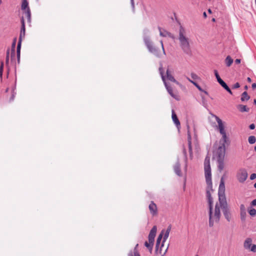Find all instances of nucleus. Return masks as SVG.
Segmentation results:
<instances>
[{
	"instance_id": "nucleus-31",
	"label": "nucleus",
	"mask_w": 256,
	"mask_h": 256,
	"mask_svg": "<svg viewBox=\"0 0 256 256\" xmlns=\"http://www.w3.org/2000/svg\"><path fill=\"white\" fill-rule=\"evenodd\" d=\"M246 212H240V219L242 222H244L246 218Z\"/></svg>"
},
{
	"instance_id": "nucleus-46",
	"label": "nucleus",
	"mask_w": 256,
	"mask_h": 256,
	"mask_svg": "<svg viewBox=\"0 0 256 256\" xmlns=\"http://www.w3.org/2000/svg\"><path fill=\"white\" fill-rule=\"evenodd\" d=\"M131 5L133 9L134 8V0H130Z\"/></svg>"
},
{
	"instance_id": "nucleus-24",
	"label": "nucleus",
	"mask_w": 256,
	"mask_h": 256,
	"mask_svg": "<svg viewBox=\"0 0 256 256\" xmlns=\"http://www.w3.org/2000/svg\"><path fill=\"white\" fill-rule=\"evenodd\" d=\"M21 8L23 10H26L28 8H30L27 0H22Z\"/></svg>"
},
{
	"instance_id": "nucleus-34",
	"label": "nucleus",
	"mask_w": 256,
	"mask_h": 256,
	"mask_svg": "<svg viewBox=\"0 0 256 256\" xmlns=\"http://www.w3.org/2000/svg\"><path fill=\"white\" fill-rule=\"evenodd\" d=\"M248 213L251 216H254L256 215V210L252 208L248 211Z\"/></svg>"
},
{
	"instance_id": "nucleus-33",
	"label": "nucleus",
	"mask_w": 256,
	"mask_h": 256,
	"mask_svg": "<svg viewBox=\"0 0 256 256\" xmlns=\"http://www.w3.org/2000/svg\"><path fill=\"white\" fill-rule=\"evenodd\" d=\"M218 82L220 84V85L224 88H225L228 86L226 84L222 79Z\"/></svg>"
},
{
	"instance_id": "nucleus-16",
	"label": "nucleus",
	"mask_w": 256,
	"mask_h": 256,
	"mask_svg": "<svg viewBox=\"0 0 256 256\" xmlns=\"http://www.w3.org/2000/svg\"><path fill=\"white\" fill-rule=\"evenodd\" d=\"M172 119L174 122L177 128L178 129H179L180 128V122L179 121V120L177 117V116H176V114L175 113L174 110H172Z\"/></svg>"
},
{
	"instance_id": "nucleus-10",
	"label": "nucleus",
	"mask_w": 256,
	"mask_h": 256,
	"mask_svg": "<svg viewBox=\"0 0 256 256\" xmlns=\"http://www.w3.org/2000/svg\"><path fill=\"white\" fill-rule=\"evenodd\" d=\"M225 186L224 180V178L222 177L220 179V184L218 188V200L219 202L226 201V198L224 196Z\"/></svg>"
},
{
	"instance_id": "nucleus-17",
	"label": "nucleus",
	"mask_w": 256,
	"mask_h": 256,
	"mask_svg": "<svg viewBox=\"0 0 256 256\" xmlns=\"http://www.w3.org/2000/svg\"><path fill=\"white\" fill-rule=\"evenodd\" d=\"M174 170L176 174L178 176H182V172L180 170V162L178 160L174 166Z\"/></svg>"
},
{
	"instance_id": "nucleus-48",
	"label": "nucleus",
	"mask_w": 256,
	"mask_h": 256,
	"mask_svg": "<svg viewBox=\"0 0 256 256\" xmlns=\"http://www.w3.org/2000/svg\"><path fill=\"white\" fill-rule=\"evenodd\" d=\"M252 89L256 88V83L252 84Z\"/></svg>"
},
{
	"instance_id": "nucleus-43",
	"label": "nucleus",
	"mask_w": 256,
	"mask_h": 256,
	"mask_svg": "<svg viewBox=\"0 0 256 256\" xmlns=\"http://www.w3.org/2000/svg\"><path fill=\"white\" fill-rule=\"evenodd\" d=\"M4 66V62H1L0 66V72H3Z\"/></svg>"
},
{
	"instance_id": "nucleus-13",
	"label": "nucleus",
	"mask_w": 256,
	"mask_h": 256,
	"mask_svg": "<svg viewBox=\"0 0 256 256\" xmlns=\"http://www.w3.org/2000/svg\"><path fill=\"white\" fill-rule=\"evenodd\" d=\"M172 71L170 70L169 66H168L166 71V78L168 80L174 82L176 84L179 86H182V84L177 81L172 75Z\"/></svg>"
},
{
	"instance_id": "nucleus-38",
	"label": "nucleus",
	"mask_w": 256,
	"mask_h": 256,
	"mask_svg": "<svg viewBox=\"0 0 256 256\" xmlns=\"http://www.w3.org/2000/svg\"><path fill=\"white\" fill-rule=\"evenodd\" d=\"M240 212H246V208L244 204H242L240 206Z\"/></svg>"
},
{
	"instance_id": "nucleus-53",
	"label": "nucleus",
	"mask_w": 256,
	"mask_h": 256,
	"mask_svg": "<svg viewBox=\"0 0 256 256\" xmlns=\"http://www.w3.org/2000/svg\"><path fill=\"white\" fill-rule=\"evenodd\" d=\"M248 86H245L244 89L246 90H248Z\"/></svg>"
},
{
	"instance_id": "nucleus-37",
	"label": "nucleus",
	"mask_w": 256,
	"mask_h": 256,
	"mask_svg": "<svg viewBox=\"0 0 256 256\" xmlns=\"http://www.w3.org/2000/svg\"><path fill=\"white\" fill-rule=\"evenodd\" d=\"M190 75H191L192 78L194 80H196V79L199 78L198 75L194 72L191 73Z\"/></svg>"
},
{
	"instance_id": "nucleus-7",
	"label": "nucleus",
	"mask_w": 256,
	"mask_h": 256,
	"mask_svg": "<svg viewBox=\"0 0 256 256\" xmlns=\"http://www.w3.org/2000/svg\"><path fill=\"white\" fill-rule=\"evenodd\" d=\"M20 22L22 26L16 48V54L18 63H20V48L22 39V38H24L26 34L24 20L23 17L20 20Z\"/></svg>"
},
{
	"instance_id": "nucleus-36",
	"label": "nucleus",
	"mask_w": 256,
	"mask_h": 256,
	"mask_svg": "<svg viewBox=\"0 0 256 256\" xmlns=\"http://www.w3.org/2000/svg\"><path fill=\"white\" fill-rule=\"evenodd\" d=\"M183 154H184V156L185 162L186 164L187 163V161H188V156H187V154H186V148H183Z\"/></svg>"
},
{
	"instance_id": "nucleus-6",
	"label": "nucleus",
	"mask_w": 256,
	"mask_h": 256,
	"mask_svg": "<svg viewBox=\"0 0 256 256\" xmlns=\"http://www.w3.org/2000/svg\"><path fill=\"white\" fill-rule=\"evenodd\" d=\"M171 225H170L167 228L166 230L165 231L164 230H163L160 234L158 235V238H157L156 242V251L158 252V250L159 248L160 244L161 243V240L162 238V236H164L163 238V241L160 245V252H161L162 250V248L164 246V243L166 240L168 238L170 232L171 230Z\"/></svg>"
},
{
	"instance_id": "nucleus-57",
	"label": "nucleus",
	"mask_w": 256,
	"mask_h": 256,
	"mask_svg": "<svg viewBox=\"0 0 256 256\" xmlns=\"http://www.w3.org/2000/svg\"><path fill=\"white\" fill-rule=\"evenodd\" d=\"M212 21H215V19H214V18H213V19H212Z\"/></svg>"
},
{
	"instance_id": "nucleus-25",
	"label": "nucleus",
	"mask_w": 256,
	"mask_h": 256,
	"mask_svg": "<svg viewBox=\"0 0 256 256\" xmlns=\"http://www.w3.org/2000/svg\"><path fill=\"white\" fill-rule=\"evenodd\" d=\"M225 62H226V66L229 67L232 64L233 60L232 58L230 56H226V58L225 60Z\"/></svg>"
},
{
	"instance_id": "nucleus-28",
	"label": "nucleus",
	"mask_w": 256,
	"mask_h": 256,
	"mask_svg": "<svg viewBox=\"0 0 256 256\" xmlns=\"http://www.w3.org/2000/svg\"><path fill=\"white\" fill-rule=\"evenodd\" d=\"M248 141L250 144H254L256 142V138L254 136H250L248 138Z\"/></svg>"
},
{
	"instance_id": "nucleus-50",
	"label": "nucleus",
	"mask_w": 256,
	"mask_h": 256,
	"mask_svg": "<svg viewBox=\"0 0 256 256\" xmlns=\"http://www.w3.org/2000/svg\"><path fill=\"white\" fill-rule=\"evenodd\" d=\"M203 16H204V17L205 18H206L207 17V15H206V12H204L203 13Z\"/></svg>"
},
{
	"instance_id": "nucleus-14",
	"label": "nucleus",
	"mask_w": 256,
	"mask_h": 256,
	"mask_svg": "<svg viewBox=\"0 0 256 256\" xmlns=\"http://www.w3.org/2000/svg\"><path fill=\"white\" fill-rule=\"evenodd\" d=\"M156 226H154L152 230H150V234H148V242L154 245V238L156 233Z\"/></svg>"
},
{
	"instance_id": "nucleus-26",
	"label": "nucleus",
	"mask_w": 256,
	"mask_h": 256,
	"mask_svg": "<svg viewBox=\"0 0 256 256\" xmlns=\"http://www.w3.org/2000/svg\"><path fill=\"white\" fill-rule=\"evenodd\" d=\"M224 160H217L218 162V169L220 172H222L224 168Z\"/></svg>"
},
{
	"instance_id": "nucleus-2",
	"label": "nucleus",
	"mask_w": 256,
	"mask_h": 256,
	"mask_svg": "<svg viewBox=\"0 0 256 256\" xmlns=\"http://www.w3.org/2000/svg\"><path fill=\"white\" fill-rule=\"evenodd\" d=\"M149 30L145 29L144 30L143 40L145 46H146L148 52L158 58H162V56H166V52L164 48L162 40H160V46L161 48H160L158 47L151 40L150 36L148 35Z\"/></svg>"
},
{
	"instance_id": "nucleus-54",
	"label": "nucleus",
	"mask_w": 256,
	"mask_h": 256,
	"mask_svg": "<svg viewBox=\"0 0 256 256\" xmlns=\"http://www.w3.org/2000/svg\"><path fill=\"white\" fill-rule=\"evenodd\" d=\"M254 103L256 105V99L254 100Z\"/></svg>"
},
{
	"instance_id": "nucleus-41",
	"label": "nucleus",
	"mask_w": 256,
	"mask_h": 256,
	"mask_svg": "<svg viewBox=\"0 0 256 256\" xmlns=\"http://www.w3.org/2000/svg\"><path fill=\"white\" fill-rule=\"evenodd\" d=\"M256 178V174L253 173L250 176V179L251 180H254Z\"/></svg>"
},
{
	"instance_id": "nucleus-47",
	"label": "nucleus",
	"mask_w": 256,
	"mask_h": 256,
	"mask_svg": "<svg viewBox=\"0 0 256 256\" xmlns=\"http://www.w3.org/2000/svg\"><path fill=\"white\" fill-rule=\"evenodd\" d=\"M240 62V59H236L235 60V63L236 64H239Z\"/></svg>"
},
{
	"instance_id": "nucleus-44",
	"label": "nucleus",
	"mask_w": 256,
	"mask_h": 256,
	"mask_svg": "<svg viewBox=\"0 0 256 256\" xmlns=\"http://www.w3.org/2000/svg\"><path fill=\"white\" fill-rule=\"evenodd\" d=\"M249 128L250 130H254L255 128V124H252L250 125Z\"/></svg>"
},
{
	"instance_id": "nucleus-39",
	"label": "nucleus",
	"mask_w": 256,
	"mask_h": 256,
	"mask_svg": "<svg viewBox=\"0 0 256 256\" xmlns=\"http://www.w3.org/2000/svg\"><path fill=\"white\" fill-rule=\"evenodd\" d=\"M9 50H8L6 52V64H8V62L9 60Z\"/></svg>"
},
{
	"instance_id": "nucleus-52",
	"label": "nucleus",
	"mask_w": 256,
	"mask_h": 256,
	"mask_svg": "<svg viewBox=\"0 0 256 256\" xmlns=\"http://www.w3.org/2000/svg\"><path fill=\"white\" fill-rule=\"evenodd\" d=\"M208 12L209 13H210V14H211V13L212 12V10H211L210 8H209V9L208 10Z\"/></svg>"
},
{
	"instance_id": "nucleus-4",
	"label": "nucleus",
	"mask_w": 256,
	"mask_h": 256,
	"mask_svg": "<svg viewBox=\"0 0 256 256\" xmlns=\"http://www.w3.org/2000/svg\"><path fill=\"white\" fill-rule=\"evenodd\" d=\"M208 203V216H209V222L208 224L210 227H213L214 223L218 224L219 222L221 213H220V202L218 204V202L214 206V209L213 210L212 205L213 202H211L210 200V202Z\"/></svg>"
},
{
	"instance_id": "nucleus-18",
	"label": "nucleus",
	"mask_w": 256,
	"mask_h": 256,
	"mask_svg": "<svg viewBox=\"0 0 256 256\" xmlns=\"http://www.w3.org/2000/svg\"><path fill=\"white\" fill-rule=\"evenodd\" d=\"M186 78H187V80H188L190 82H191V83H192V84L194 86H196V88H198L200 91L204 92L205 94H207V95L208 94V92L206 91V90H202V88H201V87H200V86H199V85H198L196 82H194V81H193V80H190L189 78H188V77H186Z\"/></svg>"
},
{
	"instance_id": "nucleus-11",
	"label": "nucleus",
	"mask_w": 256,
	"mask_h": 256,
	"mask_svg": "<svg viewBox=\"0 0 256 256\" xmlns=\"http://www.w3.org/2000/svg\"><path fill=\"white\" fill-rule=\"evenodd\" d=\"M236 178L240 183H244L248 178V174L245 168L240 169L236 173Z\"/></svg>"
},
{
	"instance_id": "nucleus-45",
	"label": "nucleus",
	"mask_w": 256,
	"mask_h": 256,
	"mask_svg": "<svg viewBox=\"0 0 256 256\" xmlns=\"http://www.w3.org/2000/svg\"><path fill=\"white\" fill-rule=\"evenodd\" d=\"M251 205H252V206H256V199L254 200L251 202Z\"/></svg>"
},
{
	"instance_id": "nucleus-56",
	"label": "nucleus",
	"mask_w": 256,
	"mask_h": 256,
	"mask_svg": "<svg viewBox=\"0 0 256 256\" xmlns=\"http://www.w3.org/2000/svg\"><path fill=\"white\" fill-rule=\"evenodd\" d=\"M254 150L256 152V146H254Z\"/></svg>"
},
{
	"instance_id": "nucleus-32",
	"label": "nucleus",
	"mask_w": 256,
	"mask_h": 256,
	"mask_svg": "<svg viewBox=\"0 0 256 256\" xmlns=\"http://www.w3.org/2000/svg\"><path fill=\"white\" fill-rule=\"evenodd\" d=\"M188 150L190 152V156L191 159L192 158V144H188Z\"/></svg>"
},
{
	"instance_id": "nucleus-58",
	"label": "nucleus",
	"mask_w": 256,
	"mask_h": 256,
	"mask_svg": "<svg viewBox=\"0 0 256 256\" xmlns=\"http://www.w3.org/2000/svg\"><path fill=\"white\" fill-rule=\"evenodd\" d=\"M1 3H2V0H0V4H1Z\"/></svg>"
},
{
	"instance_id": "nucleus-35",
	"label": "nucleus",
	"mask_w": 256,
	"mask_h": 256,
	"mask_svg": "<svg viewBox=\"0 0 256 256\" xmlns=\"http://www.w3.org/2000/svg\"><path fill=\"white\" fill-rule=\"evenodd\" d=\"M214 73L218 82H219L220 80H222L216 70H214Z\"/></svg>"
},
{
	"instance_id": "nucleus-23",
	"label": "nucleus",
	"mask_w": 256,
	"mask_h": 256,
	"mask_svg": "<svg viewBox=\"0 0 256 256\" xmlns=\"http://www.w3.org/2000/svg\"><path fill=\"white\" fill-rule=\"evenodd\" d=\"M250 98V96L248 95V92H242L241 96V100L242 102L247 101Z\"/></svg>"
},
{
	"instance_id": "nucleus-49",
	"label": "nucleus",
	"mask_w": 256,
	"mask_h": 256,
	"mask_svg": "<svg viewBox=\"0 0 256 256\" xmlns=\"http://www.w3.org/2000/svg\"><path fill=\"white\" fill-rule=\"evenodd\" d=\"M247 80H248V82H252V80H251V78H249V77H248V78H247Z\"/></svg>"
},
{
	"instance_id": "nucleus-22",
	"label": "nucleus",
	"mask_w": 256,
	"mask_h": 256,
	"mask_svg": "<svg viewBox=\"0 0 256 256\" xmlns=\"http://www.w3.org/2000/svg\"><path fill=\"white\" fill-rule=\"evenodd\" d=\"M158 28L160 30V36H163V37H166L167 36H168L170 38H172L171 33H170L167 31H166V30H164V32H162L161 31V28H160V27H158Z\"/></svg>"
},
{
	"instance_id": "nucleus-51",
	"label": "nucleus",
	"mask_w": 256,
	"mask_h": 256,
	"mask_svg": "<svg viewBox=\"0 0 256 256\" xmlns=\"http://www.w3.org/2000/svg\"><path fill=\"white\" fill-rule=\"evenodd\" d=\"M2 72H0V78L2 80Z\"/></svg>"
},
{
	"instance_id": "nucleus-5",
	"label": "nucleus",
	"mask_w": 256,
	"mask_h": 256,
	"mask_svg": "<svg viewBox=\"0 0 256 256\" xmlns=\"http://www.w3.org/2000/svg\"><path fill=\"white\" fill-rule=\"evenodd\" d=\"M178 38L180 42V46L183 52L188 56H192V52L190 39L186 37V30L182 26H180L179 29Z\"/></svg>"
},
{
	"instance_id": "nucleus-9",
	"label": "nucleus",
	"mask_w": 256,
	"mask_h": 256,
	"mask_svg": "<svg viewBox=\"0 0 256 256\" xmlns=\"http://www.w3.org/2000/svg\"><path fill=\"white\" fill-rule=\"evenodd\" d=\"M220 206L225 218L228 222H230L232 218V214L228 207L226 201L220 202Z\"/></svg>"
},
{
	"instance_id": "nucleus-40",
	"label": "nucleus",
	"mask_w": 256,
	"mask_h": 256,
	"mask_svg": "<svg viewBox=\"0 0 256 256\" xmlns=\"http://www.w3.org/2000/svg\"><path fill=\"white\" fill-rule=\"evenodd\" d=\"M240 87V84L238 82H236L235 84H234L232 86V88H238Z\"/></svg>"
},
{
	"instance_id": "nucleus-15",
	"label": "nucleus",
	"mask_w": 256,
	"mask_h": 256,
	"mask_svg": "<svg viewBox=\"0 0 256 256\" xmlns=\"http://www.w3.org/2000/svg\"><path fill=\"white\" fill-rule=\"evenodd\" d=\"M150 214L153 216H156L158 214V208L156 204L153 202L151 201L148 206Z\"/></svg>"
},
{
	"instance_id": "nucleus-12",
	"label": "nucleus",
	"mask_w": 256,
	"mask_h": 256,
	"mask_svg": "<svg viewBox=\"0 0 256 256\" xmlns=\"http://www.w3.org/2000/svg\"><path fill=\"white\" fill-rule=\"evenodd\" d=\"M244 247L246 250H249L252 252H256V245L252 244L251 238H246L244 244Z\"/></svg>"
},
{
	"instance_id": "nucleus-59",
	"label": "nucleus",
	"mask_w": 256,
	"mask_h": 256,
	"mask_svg": "<svg viewBox=\"0 0 256 256\" xmlns=\"http://www.w3.org/2000/svg\"><path fill=\"white\" fill-rule=\"evenodd\" d=\"M195 256H198V255H196Z\"/></svg>"
},
{
	"instance_id": "nucleus-30",
	"label": "nucleus",
	"mask_w": 256,
	"mask_h": 256,
	"mask_svg": "<svg viewBox=\"0 0 256 256\" xmlns=\"http://www.w3.org/2000/svg\"><path fill=\"white\" fill-rule=\"evenodd\" d=\"M144 246L148 249L149 251L151 253L153 248L152 244L148 242H144Z\"/></svg>"
},
{
	"instance_id": "nucleus-21",
	"label": "nucleus",
	"mask_w": 256,
	"mask_h": 256,
	"mask_svg": "<svg viewBox=\"0 0 256 256\" xmlns=\"http://www.w3.org/2000/svg\"><path fill=\"white\" fill-rule=\"evenodd\" d=\"M138 246V244L136 245L133 251H131L128 253V256H140V254L137 250Z\"/></svg>"
},
{
	"instance_id": "nucleus-8",
	"label": "nucleus",
	"mask_w": 256,
	"mask_h": 256,
	"mask_svg": "<svg viewBox=\"0 0 256 256\" xmlns=\"http://www.w3.org/2000/svg\"><path fill=\"white\" fill-rule=\"evenodd\" d=\"M159 72H160V74L161 76V77H162V79L164 83V84L165 86V87L168 91V94L172 97L174 98L175 99H177L176 98V94H174L173 92V91H172V86H170L166 82V77L165 76H164V70H163V68L162 67V66H160L159 68Z\"/></svg>"
},
{
	"instance_id": "nucleus-20",
	"label": "nucleus",
	"mask_w": 256,
	"mask_h": 256,
	"mask_svg": "<svg viewBox=\"0 0 256 256\" xmlns=\"http://www.w3.org/2000/svg\"><path fill=\"white\" fill-rule=\"evenodd\" d=\"M16 38H15L14 39L13 42L12 44V48H11V58H12L13 57H14L15 56V46L16 44Z\"/></svg>"
},
{
	"instance_id": "nucleus-19",
	"label": "nucleus",
	"mask_w": 256,
	"mask_h": 256,
	"mask_svg": "<svg viewBox=\"0 0 256 256\" xmlns=\"http://www.w3.org/2000/svg\"><path fill=\"white\" fill-rule=\"evenodd\" d=\"M237 108L242 112H248L250 110V108L246 106L243 104H238L237 106Z\"/></svg>"
},
{
	"instance_id": "nucleus-29",
	"label": "nucleus",
	"mask_w": 256,
	"mask_h": 256,
	"mask_svg": "<svg viewBox=\"0 0 256 256\" xmlns=\"http://www.w3.org/2000/svg\"><path fill=\"white\" fill-rule=\"evenodd\" d=\"M187 129H188V144H192V137L190 135V126L188 125H187Z\"/></svg>"
},
{
	"instance_id": "nucleus-3",
	"label": "nucleus",
	"mask_w": 256,
	"mask_h": 256,
	"mask_svg": "<svg viewBox=\"0 0 256 256\" xmlns=\"http://www.w3.org/2000/svg\"><path fill=\"white\" fill-rule=\"evenodd\" d=\"M204 169L205 172L206 180L207 184L206 195L208 202L210 200L213 202L212 198L210 194V191H213L212 181V174L211 168L210 166V157L208 155L206 156L204 162Z\"/></svg>"
},
{
	"instance_id": "nucleus-1",
	"label": "nucleus",
	"mask_w": 256,
	"mask_h": 256,
	"mask_svg": "<svg viewBox=\"0 0 256 256\" xmlns=\"http://www.w3.org/2000/svg\"><path fill=\"white\" fill-rule=\"evenodd\" d=\"M218 124V130L222 137L220 140V146L214 152L217 160H224L226 152V144L228 142V138L225 130V126L222 120L218 116L216 118Z\"/></svg>"
},
{
	"instance_id": "nucleus-27",
	"label": "nucleus",
	"mask_w": 256,
	"mask_h": 256,
	"mask_svg": "<svg viewBox=\"0 0 256 256\" xmlns=\"http://www.w3.org/2000/svg\"><path fill=\"white\" fill-rule=\"evenodd\" d=\"M25 14L28 18V22H30L31 13L30 8H28L26 10H25Z\"/></svg>"
},
{
	"instance_id": "nucleus-55",
	"label": "nucleus",
	"mask_w": 256,
	"mask_h": 256,
	"mask_svg": "<svg viewBox=\"0 0 256 256\" xmlns=\"http://www.w3.org/2000/svg\"><path fill=\"white\" fill-rule=\"evenodd\" d=\"M254 187L256 188V182L254 184Z\"/></svg>"
},
{
	"instance_id": "nucleus-42",
	"label": "nucleus",
	"mask_w": 256,
	"mask_h": 256,
	"mask_svg": "<svg viewBox=\"0 0 256 256\" xmlns=\"http://www.w3.org/2000/svg\"><path fill=\"white\" fill-rule=\"evenodd\" d=\"M229 94H232V90H230V89L229 88V87L228 86H226V88H224Z\"/></svg>"
}]
</instances>
